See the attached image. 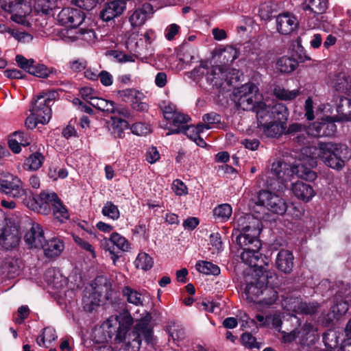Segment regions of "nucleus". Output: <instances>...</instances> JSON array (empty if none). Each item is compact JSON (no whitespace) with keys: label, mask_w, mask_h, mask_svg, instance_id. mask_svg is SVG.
Segmentation results:
<instances>
[{"label":"nucleus","mask_w":351,"mask_h":351,"mask_svg":"<svg viewBox=\"0 0 351 351\" xmlns=\"http://www.w3.org/2000/svg\"><path fill=\"white\" fill-rule=\"evenodd\" d=\"M115 324L107 323L108 328L104 332L106 341L116 343H125V349L138 351L142 341L148 345L152 342L154 330L150 325L151 316L147 315L139 319L134 326V318L128 311L116 317Z\"/></svg>","instance_id":"f257e3e1"},{"label":"nucleus","mask_w":351,"mask_h":351,"mask_svg":"<svg viewBox=\"0 0 351 351\" xmlns=\"http://www.w3.org/2000/svg\"><path fill=\"white\" fill-rule=\"evenodd\" d=\"M317 155L327 167L341 171L351 158V151L346 144L319 143Z\"/></svg>","instance_id":"f03ea898"},{"label":"nucleus","mask_w":351,"mask_h":351,"mask_svg":"<svg viewBox=\"0 0 351 351\" xmlns=\"http://www.w3.org/2000/svg\"><path fill=\"white\" fill-rule=\"evenodd\" d=\"M261 223L257 219H254L251 215H247L244 218L238 220V228L234 229L232 237L236 236L235 241L239 247L247 245L259 246L261 241L259 235L261 232L260 226Z\"/></svg>","instance_id":"7ed1b4c3"},{"label":"nucleus","mask_w":351,"mask_h":351,"mask_svg":"<svg viewBox=\"0 0 351 351\" xmlns=\"http://www.w3.org/2000/svg\"><path fill=\"white\" fill-rule=\"evenodd\" d=\"M253 201L254 203L253 210L256 213H260L259 210H256V206L260 208H266L273 214L283 215L288 208L287 202L282 197L267 189L259 191Z\"/></svg>","instance_id":"20e7f679"},{"label":"nucleus","mask_w":351,"mask_h":351,"mask_svg":"<svg viewBox=\"0 0 351 351\" xmlns=\"http://www.w3.org/2000/svg\"><path fill=\"white\" fill-rule=\"evenodd\" d=\"M60 200V199L54 192L43 191L38 195H34L31 191L26 199V204L29 209L34 211L43 215H48L51 213L54 204H56Z\"/></svg>","instance_id":"39448f33"},{"label":"nucleus","mask_w":351,"mask_h":351,"mask_svg":"<svg viewBox=\"0 0 351 351\" xmlns=\"http://www.w3.org/2000/svg\"><path fill=\"white\" fill-rule=\"evenodd\" d=\"M258 88L252 82L246 83L234 92V100L243 110H252L258 103L256 93Z\"/></svg>","instance_id":"423d86ee"},{"label":"nucleus","mask_w":351,"mask_h":351,"mask_svg":"<svg viewBox=\"0 0 351 351\" xmlns=\"http://www.w3.org/2000/svg\"><path fill=\"white\" fill-rule=\"evenodd\" d=\"M15 60L23 71L37 77L47 78L51 74L56 73L53 68H48L43 64L36 63L34 59H27L21 54L16 56Z\"/></svg>","instance_id":"0eeeda50"},{"label":"nucleus","mask_w":351,"mask_h":351,"mask_svg":"<svg viewBox=\"0 0 351 351\" xmlns=\"http://www.w3.org/2000/svg\"><path fill=\"white\" fill-rule=\"evenodd\" d=\"M247 245L245 247H239L243 252L241 253V258L243 263L248 265L251 267L256 268V273L262 274L267 271L264 266L266 265L263 258V254L260 252L262 243H259V246Z\"/></svg>","instance_id":"6e6552de"},{"label":"nucleus","mask_w":351,"mask_h":351,"mask_svg":"<svg viewBox=\"0 0 351 351\" xmlns=\"http://www.w3.org/2000/svg\"><path fill=\"white\" fill-rule=\"evenodd\" d=\"M0 192L10 197L25 196V199H27L29 193H31L29 189L23 188L21 180L13 175H8L0 179Z\"/></svg>","instance_id":"1a4fd4ad"},{"label":"nucleus","mask_w":351,"mask_h":351,"mask_svg":"<svg viewBox=\"0 0 351 351\" xmlns=\"http://www.w3.org/2000/svg\"><path fill=\"white\" fill-rule=\"evenodd\" d=\"M271 278V272L265 271L262 274H256L255 277L252 278L250 281L246 280L245 293L247 299L252 302L256 303L259 293L263 290L266 282Z\"/></svg>","instance_id":"9d476101"},{"label":"nucleus","mask_w":351,"mask_h":351,"mask_svg":"<svg viewBox=\"0 0 351 351\" xmlns=\"http://www.w3.org/2000/svg\"><path fill=\"white\" fill-rule=\"evenodd\" d=\"M85 19V14L77 8H64L58 14V21L70 30L77 29Z\"/></svg>","instance_id":"9b49d317"},{"label":"nucleus","mask_w":351,"mask_h":351,"mask_svg":"<svg viewBox=\"0 0 351 351\" xmlns=\"http://www.w3.org/2000/svg\"><path fill=\"white\" fill-rule=\"evenodd\" d=\"M317 166V161L313 158H309L306 160H300L295 162L291 167V171L296 174L302 180L313 182L317 175L313 168Z\"/></svg>","instance_id":"f8f14e48"},{"label":"nucleus","mask_w":351,"mask_h":351,"mask_svg":"<svg viewBox=\"0 0 351 351\" xmlns=\"http://www.w3.org/2000/svg\"><path fill=\"white\" fill-rule=\"evenodd\" d=\"M31 115L36 116L40 123L46 124L51 118V108L43 99H38V95L34 98L29 109Z\"/></svg>","instance_id":"ddd939ff"},{"label":"nucleus","mask_w":351,"mask_h":351,"mask_svg":"<svg viewBox=\"0 0 351 351\" xmlns=\"http://www.w3.org/2000/svg\"><path fill=\"white\" fill-rule=\"evenodd\" d=\"M298 25L297 18L290 12H282L276 17L277 30L282 35L290 34L298 28Z\"/></svg>","instance_id":"4468645a"},{"label":"nucleus","mask_w":351,"mask_h":351,"mask_svg":"<svg viewBox=\"0 0 351 351\" xmlns=\"http://www.w3.org/2000/svg\"><path fill=\"white\" fill-rule=\"evenodd\" d=\"M294 266L293 252L288 250L281 249L276 255L275 267L278 271L285 274H290Z\"/></svg>","instance_id":"2eb2a0df"},{"label":"nucleus","mask_w":351,"mask_h":351,"mask_svg":"<svg viewBox=\"0 0 351 351\" xmlns=\"http://www.w3.org/2000/svg\"><path fill=\"white\" fill-rule=\"evenodd\" d=\"M310 130L315 136H331L337 132V125L330 117L322 119L321 121L314 122Z\"/></svg>","instance_id":"dca6fc26"},{"label":"nucleus","mask_w":351,"mask_h":351,"mask_svg":"<svg viewBox=\"0 0 351 351\" xmlns=\"http://www.w3.org/2000/svg\"><path fill=\"white\" fill-rule=\"evenodd\" d=\"M125 8V2L113 0L106 3L104 9L100 12V17L103 21H110L121 15Z\"/></svg>","instance_id":"f3484780"},{"label":"nucleus","mask_w":351,"mask_h":351,"mask_svg":"<svg viewBox=\"0 0 351 351\" xmlns=\"http://www.w3.org/2000/svg\"><path fill=\"white\" fill-rule=\"evenodd\" d=\"M291 189L294 196L304 202H310L316 194L311 184L302 181L293 183Z\"/></svg>","instance_id":"a211bd4d"},{"label":"nucleus","mask_w":351,"mask_h":351,"mask_svg":"<svg viewBox=\"0 0 351 351\" xmlns=\"http://www.w3.org/2000/svg\"><path fill=\"white\" fill-rule=\"evenodd\" d=\"M154 12L153 5L150 3H144L134 10L129 17V21L132 27L142 25Z\"/></svg>","instance_id":"6ab92c4d"},{"label":"nucleus","mask_w":351,"mask_h":351,"mask_svg":"<svg viewBox=\"0 0 351 351\" xmlns=\"http://www.w3.org/2000/svg\"><path fill=\"white\" fill-rule=\"evenodd\" d=\"M0 237V243L6 250H10L19 245L21 237L16 226H8Z\"/></svg>","instance_id":"aec40b11"},{"label":"nucleus","mask_w":351,"mask_h":351,"mask_svg":"<svg viewBox=\"0 0 351 351\" xmlns=\"http://www.w3.org/2000/svg\"><path fill=\"white\" fill-rule=\"evenodd\" d=\"M24 240L30 248H40L45 241L44 231L38 223L32 224L30 230L24 235Z\"/></svg>","instance_id":"412c9836"},{"label":"nucleus","mask_w":351,"mask_h":351,"mask_svg":"<svg viewBox=\"0 0 351 351\" xmlns=\"http://www.w3.org/2000/svg\"><path fill=\"white\" fill-rule=\"evenodd\" d=\"M270 283L269 279L266 282L263 290L259 293L257 304L262 307H269L276 303L278 298V293L271 286L268 285Z\"/></svg>","instance_id":"4be33fe9"},{"label":"nucleus","mask_w":351,"mask_h":351,"mask_svg":"<svg viewBox=\"0 0 351 351\" xmlns=\"http://www.w3.org/2000/svg\"><path fill=\"white\" fill-rule=\"evenodd\" d=\"M331 85L338 93L349 95L351 92V80L345 72L335 73L332 79Z\"/></svg>","instance_id":"5701e85b"},{"label":"nucleus","mask_w":351,"mask_h":351,"mask_svg":"<svg viewBox=\"0 0 351 351\" xmlns=\"http://www.w3.org/2000/svg\"><path fill=\"white\" fill-rule=\"evenodd\" d=\"M40 248L43 250L44 254L47 258H54L59 256L64 250V243L57 238H52L42 243Z\"/></svg>","instance_id":"b1692460"},{"label":"nucleus","mask_w":351,"mask_h":351,"mask_svg":"<svg viewBox=\"0 0 351 351\" xmlns=\"http://www.w3.org/2000/svg\"><path fill=\"white\" fill-rule=\"evenodd\" d=\"M258 128L261 129L264 134L268 138H278L285 132L287 128V125L281 124L276 121H271L262 123H258Z\"/></svg>","instance_id":"393cba45"},{"label":"nucleus","mask_w":351,"mask_h":351,"mask_svg":"<svg viewBox=\"0 0 351 351\" xmlns=\"http://www.w3.org/2000/svg\"><path fill=\"white\" fill-rule=\"evenodd\" d=\"M206 81L213 88H216L219 93H221L222 86L226 81L225 73L220 66H212L206 73Z\"/></svg>","instance_id":"a878e982"},{"label":"nucleus","mask_w":351,"mask_h":351,"mask_svg":"<svg viewBox=\"0 0 351 351\" xmlns=\"http://www.w3.org/2000/svg\"><path fill=\"white\" fill-rule=\"evenodd\" d=\"M108 123V130L114 138H123L125 135L124 130L129 128V123L127 121L116 116L112 117L111 121Z\"/></svg>","instance_id":"bb28decb"},{"label":"nucleus","mask_w":351,"mask_h":351,"mask_svg":"<svg viewBox=\"0 0 351 351\" xmlns=\"http://www.w3.org/2000/svg\"><path fill=\"white\" fill-rule=\"evenodd\" d=\"M303 10L309 11L317 15V19H323V14L328 8L327 0H306L302 3Z\"/></svg>","instance_id":"cd10ccee"},{"label":"nucleus","mask_w":351,"mask_h":351,"mask_svg":"<svg viewBox=\"0 0 351 351\" xmlns=\"http://www.w3.org/2000/svg\"><path fill=\"white\" fill-rule=\"evenodd\" d=\"M289 114L287 106L282 103L276 104L271 109V117L272 121L281 124L287 125Z\"/></svg>","instance_id":"c85d7f7f"},{"label":"nucleus","mask_w":351,"mask_h":351,"mask_svg":"<svg viewBox=\"0 0 351 351\" xmlns=\"http://www.w3.org/2000/svg\"><path fill=\"white\" fill-rule=\"evenodd\" d=\"M302 91L300 88L289 90L280 86H276L273 89V95L279 100L292 101L300 96Z\"/></svg>","instance_id":"c756f323"},{"label":"nucleus","mask_w":351,"mask_h":351,"mask_svg":"<svg viewBox=\"0 0 351 351\" xmlns=\"http://www.w3.org/2000/svg\"><path fill=\"white\" fill-rule=\"evenodd\" d=\"M298 60L287 56L280 58L276 62V68L282 73H290L298 66Z\"/></svg>","instance_id":"7c9ffc66"},{"label":"nucleus","mask_w":351,"mask_h":351,"mask_svg":"<svg viewBox=\"0 0 351 351\" xmlns=\"http://www.w3.org/2000/svg\"><path fill=\"white\" fill-rule=\"evenodd\" d=\"M117 95L123 101L131 104L134 103L136 99L139 100L145 98L144 94L135 88L119 90L117 91Z\"/></svg>","instance_id":"2f4dec72"},{"label":"nucleus","mask_w":351,"mask_h":351,"mask_svg":"<svg viewBox=\"0 0 351 351\" xmlns=\"http://www.w3.org/2000/svg\"><path fill=\"white\" fill-rule=\"evenodd\" d=\"M197 270L206 275L218 276L221 270L218 265L206 261H199L195 265Z\"/></svg>","instance_id":"473e14b6"},{"label":"nucleus","mask_w":351,"mask_h":351,"mask_svg":"<svg viewBox=\"0 0 351 351\" xmlns=\"http://www.w3.org/2000/svg\"><path fill=\"white\" fill-rule=\"evenodd\" d=\"M44 159L45 158L41 153L36 152L25 159L23 164L24 169L33 171L38 170L42 166Z\"/></svg>","instance_id":"72a5a7b5"},{"label":"nucleus","mask_w":351,"mask_h":351,"mask_svg":"<svg viewBox=\"0 0 351 351\" xmlns=\"http://www.w3.org/2000/svg\"><path fill=\"white\" fill-rule=\"evenodd\" d=\"M213 213L215 220L224 222L230 219L232 213V208L229 204H221L215 207Z\"/></svg>","instance_id":"f704fd0d"},{"label":"nucleus","mask_w":351,"mask_h":351,"mask_svg":"<svg viewBox=\"0 0 351 351\" xmlns=\"http://www.w3.org/2000/svg\"><path fill=\"white\" fill-rule=\"evenodd\" d=\"M337 112L341 119L351 120V99L347 97L340 98L337 106Z\"/></svg>","instance_id":"c9c22d12"},{"label":"nucleus","mask_w":351,"mask_h":351,"mask_svg":"<svg viewBox=\"0 0 351 351\" xmlns=\"http://www.w3.org/2000/svg\"><path fill=\"white\" fill-rule=\"evenodd\" d=\"M349 299H334V304L331 306V312L336 319H339L346 313L349 308Z\"/></svg>","instance_id":"e433bc0d"},{"label":"nucleus","mask_w":351,"mask_h":351,"mask_svg":"<svg viewBox=\"0 0 351 351\" xmlns=\"http://www.w3.org/2000/svg\"><path fill=\"white\" fill-rule=\"evenodd\" d=\"M31 11L29 3L26 6H23L21 9H17L15 12H13L11 15V19L25 26L29 27L30 23L26 19V15Z\"/></svg>","instance_id":"4c0bfd02"},{"label":"nucleus","mask_w":351,"mask_h":351,"mask_svg":"<svg viewBox=\"0 0 351 351\" xmlns=\"http://www.w3.org/2000/svg\"><path fill=\"white\" fill-rule=\"evenodd\" d=\"M134 265L137 269L147 271L152 268L154 265V260L148 254L141 252L138 254Z\"/></svg>","instance_id":"58836bf2"},{"label":"nucleus","mask_w":351,"mask_h":351,"mask_svg":"<svg viewBox=\"0 0 351 351\" xmlns=\"http://www.w3.org/2000/svg\"><path fill=\"white\" fill-rule=\"evenodd\" d=\"M182 133L189 138L193 141L197 135V132L193 125H182L178 128H169L167 136Z\"/></svg>","instance_id":"ea45409f"},{"label":"nucleus","mask_w":351,"mask_h":351,"mask_svg":"<svg viewBox=\"0 0 351 351\" xmlns=\"http://www.w3.org/2000/svg\"><path fill=\"white\" fill-rule=\"evenodd\" d=\"M293 53H295L297 56V60L300 62H304L306 60H311L310 57L306 53V51L302 45V38L298 37L294 40L291 44ZM294 54H292L293 56Z\"/></svg>","instance_id":"a19ab883"},{"label":"nucleus","mask_w":351,"mask_h":351,"mask_svg":"<svg viewBox=\"0 0 351 351\" xmlns=\"http://www.w3.org/2000/svg\"><path fill=\"white\" fill-rule=\"evenodd\" d=\"M318 308L317 302H300L295 306V311L302 315H313L317 312Z\"/></svg>","instance_id":"79ce46f5"},{"label":"nucleus","mask_w":351,"mask_h":351,"mask_svg":"<svg viewBox=\"0 0 351 351\" xmlns=\"http://www.w3.org/2000/svg\"><path fill=\"white\" fill-rule=\"evenodd\" d=\"M29 3L26 0H0V7L5 12L12 13Z\"/></svg>","instance_id":"37998d69"},{"label":"nucleus","mask_w":351,"mask_h":351,"mask_svg":"<svg viewBox=\"0 0 351 351\" xmlns=\"http://www.w3.org/2000/svg\"><path fill=\"white\" fill-rule=\"evenodd\" d=\"M93 291L100 295L107 293L110 287V283L107 278L102 276H97L92 284Z\"/></svg>","instance_id":"c03bdc74"},{"label":"nucleus","mask_w":351,"mask_h":351,"mask_svg":"<svg viewBox=\"0 0 351 351\" xmlns=\"http://www.w3.org/2000/svg\"><path fill=\"white\" fill-rule=\"evenodd\" d=\"M89 104L93 108L106 112H111L114 110V102L103 98L95 97L93 101H89Z\"/></svg>","instance_id":"a18cd8bd"},{"label":"nucleus","mask_w":351,"mask_h":351,"mask_svg":"<svg viewBox=\"0 0 351 351\" xmlns=\"http://www.w3.org/2000/svg\"><path fill=\"white\" fill-rule=\"evenodd\" d=\"M101 213L104 216L108 217L113 220H117L120 217L118 206L111 201L106 202L102 208Z\"/></svg>","instance_id":"49530a36"},{"label":"nucleus","mask_w":351,"mask_h":351,"mask_svg":"<svg viewBox=\"0 0 351 351\" xmlns=\"http://www.w3.org/2000/svg\"><path fill=\"white\" fill-rule=\"evenodd\" d=\"M123 295L126 297L127 301L129 303L136 306L143 304L141 294L130 287H125L123 289Z\"/></svg>","instance_id":"de8ad7c7"},{"label":"nucleus","mask_w":351,"mask_h":351,"mask_svg":"<svg viewBox=\"0 0 351 351\" xmlns=\"http://www.w3.org/2000/svg\"><path fill=\"white\" fill-rule=\"evenodd\" d=\"M54 218L60 222H64L69 219V213L66 206L63 204L61 199L51 208Z\"/></svg>","instance_id":"09e8293b"},{"label":"nucleus","mask_w":351,"mask_h":351,"mask_svg":"<svg viewBox=\"0 0 351 351\" xmlns=\"http://www.w3.org/2000/svg\"><path fill=\"white\" fill-rule=\"evenodd\" d=\"M110 240L112 244L116 245L117 250H121V251L125 252L128 248L129 243L128 240L117 232L112 233Z\"/></svg>","instance_id":"8fccbe9b"},{"label":"nucleus","mask_w":351,"mask_h":351,"mask_svg":"<svg viewBox=\"0 0 351 351\" xmlns=\"http://www.w3.org/2000/svg\"><path fill=\"white\" fill-rule=\"evenodd\" d=\"M241 341L242 343L247 348L250 349H259L261 345L256 341V339L250 332H244L241 336Z\"/></svg>","instance_id":"3c124183"},{"label":"nucleus","mask_w":351,"mask_h":351,"mask_svg":"<svg viewBox=\"0 0 351 351\" xmlns=\"http://www.w3.org/2000/svg\"><path fill=\"white\" fill-rule=\"evenodd\" d=\"M76 33V38L82 39L86 40L87 42L93 41L95 38V33L93 29L86 28V27H79Z\"/></svg>","instance_id":"603ef678"},{"label":"nucleus","mask_w":351,"mask_h":351,"mask_svg":"<svg viewBox=\"0 0 351 351\" xmlns=\"http://www.w3.org/2000/svg\"><path fill=\"white\" fill-rule=\"evenodd\" d=\"M202 120L206 125H208L210 129H211L215 125H219L221 123V116L216 112H211L204 114Z\"/></svg>","instance_id":"864d4df0"},{"label":"nucleus","mask_w":351,"mask_h":351,"mask_svg":"<svg viewBox=\"0 0 351 351\" xmlns=\"http://www.w3.org/2000/svg\"><path fill=\"white\" fill-rule=\"evenodd\" d=\"M38 95V99H42L45 102L49 105V107L52 106L53 103L58 99H59V94L55 90H49L47 91H43Z\"/></svg>","instance_id":"5fc2aeb1"},{"label":"nucleus","mask_w":351,"mask_h":351,"mask_svg":"<svg viewBox=\"0 0 351 351\" xmlns=\"http://www.w3.org/2000/svg\"><path fill=\"white\" fill-rule=\"evenodd\" d=\"M350 285L339 282V289L336 291L334 299H351Z\"/></svg>","instance_id":"6e6d98bb"},{"label":"nucleus","mask_w":351,"mask_h":351,"mask_svg":"<svg viewBox=\"0 0 351 351\" xmlns=\"http://www.w3.org/2000/svg\"><path fill=\"white\" fill-rule=\"evenodd\" d=\"M190 120L191 118L189 115L177 112L170 121L172 122V125L174 127L173 128H181L182 125H186V124Z\"/></svg>","instance_id":"4d7b16f0"},{"label":"nucleus","mask_w":351,"mask_h":351,"mask_svg":"<svg viewBox=\"0 0 351 351\" xmlns=\"http://www.w3.org/2000/svg\"><path fill=\"white\" fill-rule=\"evenodd\" d=\"M132 133L137 136L145 135L150 132V128L144 123L136 122L130 127Z\"/></svg>","instance_id":"13d9d810"},{"label":"nucleus","mask_w":351,"mask_h":351,"mask_svg":"<svg viewBox=\"0 0 351 351\" xmlns=\"http://www.w3.org/2000/svg\"><path fill=\"white\" fill-rule=\"evenodd\" d=\"M104 295H100L99 293L92 291L89 296L90 299V304H85L84 309L88 312H91L93 310L94 306H99L101 298Z\"/></svg>","instance_id":"bf43d9fd"},{"label":"nucleus","mask_w":351,"mask_h":351,"mask_svg":"<svg viewBox=\"0 0 351 351\" xmlns=\"http://www.w3.org/2000/svg\"><path fill=\"white\" fill-rule=\"evenodd\" d=\"M172 189L177 195L182 196L188 194L187 186L179 179L173 180Z\"/></svg>","instance_id":"052dcab7"},{"label":"nucleus","mask_w":351,"mask_h":351,"mask_svg":"<svg viewBox=\"0 0 351 351\" xmlns=\"http://www.w3.org/2000/svg\"><path fill=\"white\" fill-rule=\"evenodd\" d=\"M160 107L162 109L164 118L168 121L173 119V116L178 112L176 106L171 103L165 105L164 106H160Z\"/></svg>","instance_id":"680f3d73"},{"label":"nucleus","mask_w":351,"mask_h":351,"mask_svg":"<svg viewBox=\"0 0 351 351\" xmlns=\"http://www.w3.org/2000/svg\"><path fill=\"white\" fill-rule=\"evenodd\" d=\"M13 136L16 140L22 145V146H27L30 144V138L27 132L19 130L16 131L12 134Z\"/></svg>","instance_id":"e2e57ef3"},{"label":"nucleus","mask_w":351,"mask_h":351,"mask_svg":"<svg viewBox=\"0 0 351 351\" xmlns=\"http://www.w3.org/2000/svg\"><path fill=\"white\" fill-rule=\"evenodd\" d=\"M209 239L210 244L217 250L218 252L223 250V242L221 241V236L220 233L213 232L210 234Z\"/></svg>","instance_id":"0e129e2a"},{"label":"nucleus","mask_w":351,"mask_h":351,"mask_svg":"<svg viewBox=\"0 0 351 351\" xmlns=\"http://www.w3.org/2000/svg\"><path fill=\"white\" fill-rule=\"evenodd\" d=\"M305 117L308 121H312L315 119L313 110V101L311 97H308L304 104Z\"/></svg>","instance_id":"69168bd1"},{"label":"nucleus","mask_w":351,"mask_h":351,"mask_svg":"<svg viewBox=\"0 0 351 351\" xmlns=\"http://www.w3.org/2000/svg\"><path fill=\"white\" fill-rule=\"evenodd\" d=\"M48 176L53 180H56L58 178H65L67 177L68 171L64 168H60L59 169H57L56 168H49Z\"/></svg>","instance_id":"338daca9"},{"label":"nucleus","mask_w":351,"mask_h":351,"mask_svg":"<svg viewBox=\"0 0 351 351\" xmlns=\"http://www.w3.org/2000/svg\"><path fill=\"white\" fill-rule=\"evenodd\" d=\"M180 29V26L176 23L169 25L165 31V38L169 41L173 40L176 35L179 33Z\"/></svg>","instance_id":"774afa93"}]
</instances>
